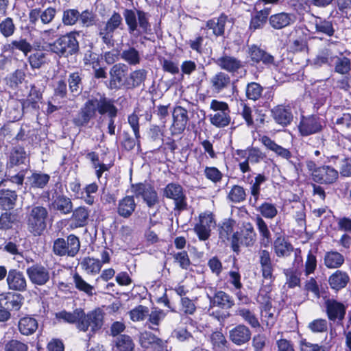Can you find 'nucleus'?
<instances>
[{
	"mask_svg": "<svg viewBox=\"0 0 351 351\" xmlns=\"http://www.w3.org/2000/svg\"><path fill=\"white\" fill-rule=\"evenodd\" d=\"M19 222L18 215L11 211L3 212L0 215V230H8Z\"/></svg>",
	"mask_w": 351,
	"mask_h": 351,
	"instance_id": "4d7b16f0",
	"label": "nucleus"
},
{
	"mask_svg": "<svg viewBox=\"0 0 351 351\" xmlns=\"http://www.w3.org/2000/svg\"><path fill=\"white\" fill-rule=\"evenodd\" d=\"M50 176L48 173L34 171L27 177L31 189H45L49 184Z\"/></svg>",
	"mask_w": 351,
	"mask_h": 351,
	"instance_id": "de8ad7c7",
	"label": "nucleus"
},
{
	"mask_svg": "<svg viewBox=\"0 0 351 351\" xmlns=\"http://www.w3.org/2000/svg\"><path fill=\"white\" fill-rule=\"evenodd\" d=\"M68 95V88L66 80L64 77H62L57 81H56L54 86H53V95L51 97L52 100L55 102L57 100H64L67 98ZM58 103L60 104V101H58Z\"/></svg>",
	"mask_w": 351,
	"mask_h": 351,
	"instance_id": "864d4df0",
	"label": "nucleus"
},
{
	"mask_svg": "<svg viewBox=\"0 0 351 351\" xmlns=\"http://www.w3.org/2000/svg\"><path fill=\"white\" fill-rule=\"evenodd\" d=\"M210 109L215 112L210 115L211 124L217 128H224L229 125L231 120L230 110L226 102L213 99L210 103Z\"/></svg>",
	"mask_w": 351,
	"mask_h": 351,
	"instance_id": "6e6552de",
	"label": "nucleus"
},
{
	"mask_svg": "<svg viewBox=\"0 0 351 351\" xmlns=\"http://www.w3.org/2000/svg\"><path fill=\"white\" fill-rule=\"evenodd\" d=\"M256 238V234L251 223H247L241 232L233 234L232 237V248L234 252H239L240 245L247 247L254 245Z\"/></svg>",
	"mask_w": 351,
	"mask_h": 351,
	"instance_id": "9d476101",
	"label": "nucleus"
},
{
	"mask_svg": "<svg viewBox=\"0 0 351 351\" xmlns=\"http://www.w3.org/2000/svg\"><path fill=\"white\" fill-rule=\"evenodd\" d=\"M25 73L22 69H16L7 77V84L12 88H15L25 80Z\"/></svg>",
	"mask_w": 351,
	"mask_h": 351,
	"instance_id": "338daca9",
	"label": "nucleus"
},
{
	"mask_svg": "<svg viewBox=\"0 0 351 351\" xmlns=\"http://www.w3.org/2000/svg\"><path fill=\"white\" fill-rule=\"evenodd\" d=\"M83 73L81 70L69 74L67 78L69 90L74 97L80 95L83 89Z\"/></svg>",
	"mask_w": 351,
	"mask_h": 351,
	"instance_id": "f704fd0d",
	"label": "nucleus"
},
{
	"mask_svg": "<svg viewBox=\"0 0 351 351\" xmlns=\"http://www.w3.org/2000/svg\"><path fill=\"white\" fill-rule=\"evenodd\" d=\"M251 331L246 326L239 324L229 332L230 339L236 345L241 346L248 342L251 338Z\"/></svg>",
	"mask_w": 351,
	"mask_h": 351,
	"instance_id": "7c9ffc66",
	"label": "nucleus"
},
{
	"mask_svg": "<svg viewBox=\"0 0 351 351\" xmlns=\"http://www.w3.org/2000/svg\"><path fill=\"white\" fill-rule=\"evenodd\" d=\"M338 178V171L329 166L317 168L313 172V179L316 182L331 184Z\"/></svg>",
	"mask_w": 351,
	"mask_h": 351,
	"instance_id": "a878e982",
	"label": "nucleus"
},
{
	"mask_svg": "<svg viewBox=\"0 0 351 351\" xmlns=\"http://www.w3.org/2000/svg\"><path fill=\"white\" fill-rule=\"evenodd\" d=\"M123 16L130 34L139 36L150 33L151 25L145 12L138 10L136 13L133 10L125 9Z\"/></svg>",
	"mask_w": 351,
	"mask_h": 351,
	"instance_id": "39448f33",
	"label": "nucleus"
},
{
	"mask_svg": "<svg viewBox=\"0 0 351 351\" xmlns=\"http://www.w3.org/2000/svg\"><path fill=\"white\" fill-rule=\"evenodd\" d=\"M122 17L119 12H114L105 26L99 30L102 41L108 46H113V34L114 31L122 25Z\"/></svg>",
	"mask_w": 351,
	"mask_h": 351,
	"instance_id": "9b49d317",
	"label": "nucleus"
},
{
	"mask_svg": "<svg viewBox=\"0 0 351 351\" xmlns=\"http://www.w3.org/2000/svg\"><path fill=\"white\" fill-rule=\"evenodd\" d=\"M248 53L251 60L254 62L258 63L261 62L267 66H273L275 69L278 66V62L275 60L272 55L256 45L251 46L249 48Z\"/></svg>",
	"mask_w": 351,
	"mask_h": 351,
	"instance_id": "aec40b11",
	"label": "nucleus"
},
{
	"mask_svg": "<svg viewBox=\"0 0 351 351\" xmlns=\"http://www.w3.org/2000/svg\"><path fill=\"white\" fill-rule=\"evenodd\" d=\"M49 199L48 204L49 210L53 213L61 215H66L73 211V204L70 197L63 193L62 191L58 192L55 190Z\"/></svg>",
	"mask_w": 351,
	"mask_h": 351,
	"instance_id": "1a4fd4ad",
	"label": "nucleus"
},
{
	"mask_svg": "<svg viewBox=\"0 0 351 351\" xmlns=\"http://www.w3.org/2000/svg\"><path fill=\"white\" fill-rule=\"evenodd\" d=\"M149 311L148 307L138 305L129 311L130 318L132 322H136L144 320L149 315L148 321L150 324L147 323L146 324H148L149 328L152 329L151 324H154V315L153 312L149 315Z\"/></svg>",
	"mask_w": 351,
	"mask_h": 351,
	"instance_id": "c03bdc74",
	"label": "nucleus"
},
{
	"mask_svg": "<svg viewBox=\"0 0 351 351\" xmlns=\"http://www.w3.org/2000/svg\"><path fill=\"white\" fill-rule=\"evenodd\" d=\"M29 154L25 150L24 146L12 145L7 158V168L12 169L14 167H19L25 165L26 160L29 161Z\"/></svg>",
	"mask_w": 351,
	"mask_h": 351,
	"instance_id": "6ab92c4d",
	"label": "nucleus"
},
{
	"mask_svg": "<svg viewBox=\"0 0 351 351\" xmlns=\"http://www.w3.org/2000/svg\"><path fill=\"white\" fill-rule=\"evenodd\" d=\"M38 328V322L32 315H25L19 318L17 328L23 336H30L36 332Z\"/></svg>",
	"mask_w": 351,
	"mask_h": 351,
	"instance_id": "bb28decb",
	"label": "nucleus"
},
{
	"mask_svg": "<svg viewBox=\"0 0 351 351\" xmlns=\"http://www.w3.org/2000/svg\"><path fill=\"white\" fill-rule=\"evenodd\" d=\"M335 125L343 134L348 138H351V114H343L335 121Z\"/></svg>",
	"mask_w": 351,
	"mask_h": 351,
	"instance_id": "bf43d9fd",
	"label": "nucleus"
},
{
	"mask_svg": "<svg viewBox=\"0 0 351 351\" xmlns=\"http://www.w3.org/2000/svg\"><path fill=\"white\" fill-rule=\"evenodd\" d=\"M264 154L256 148H252L247 151V156L245 161L240 162L239 166L243 173L251 171L249 163L256 164L263 160Z\"/></svg>",
	"mask_w": 351,
	"mask_h": 351,
	"instance_id": "49530a36",
	"label": "nucleus"
},
{
	"mask_svg": "<svg viewBox=\"0 0 351 351\" xmlns=\"http://www.w3.org/2000/svg\"><path fill=\"white\" fill-rule=\"evenodd\" d=\"M73 281L75 288L80 292L86 293L88 296L93 295L94 287L88 283L81 275L75 272L73 275Z\"/></svg>",
	"mask_w": 351,
	"mask_h": 351,
	"instance_id": "6e6d98bb",
	"label": "nucleus"
},
{
	"mask_svg": "<svg viewBox=\"0 0 351 351\" xmlns=\"http://www.w3.org/2000/svg\"><path fill=\"white\" fill-rule=\"evenodd\" d=\"M254 221L259 233V243L261 246L265 247H269L271 243V234L267 224L259 215L255 217Z\"/></svg>",
	"mask_w": 351,
	"mask_h": 351,
	"instance_id": "4c0bfd02",
	"label": "nucleus"
},
{
	"mask_svg": "<svg viewBox=\"0 0 351 351\" xmlns=\"http://www.w3.org/2000/svg\"><path fill=\"white\" fill-rule=\"evenodd\" d=\"M325 306L328 317L331 321H342L346 315V306L341 302L334 299H327Z\"/></svg>",
	"mask_w": 351,
	"mask_h": 351,
	"instance_id": "393cba45",
	"label": "nucleus"
},
{
	"mask_svg": "<svg viewBox=\"0 0 351 351\" xmlns=\"http://www.w3.org/2000/svg\"><path fill=\"white\" fill-rule=\"evenodd\" d=\"M322 128L320 119L315 116L302 117L298 125L300 133L304 136L318 133Z\"/></svg>",
	"mask_w": 351,
	"mask_h": 351,
	"instance_id": "a211bd4d",
	"label": "nucleus"
},
{
	"mask_svg": "<svg viewBox=\"0 0 351 351\" xmlns=\"http://www.w3.org/2000/svg\"><path fill=\"white\" fill-rule=\"evenodd\" d=\"M164 195L167 198L173 199L176 209L183 210L186 208V198L180 184L174 183L167 184L164 189Z\"/></svg>",
	"mask_w": 351,
	"mask_h": 351,
	"instance_id": "4468645a",
	"label": "nucleus"
},
{
	"mask_svg": "<svg viewBox=\"0 0 351 351\" xmlns=\"http://www.w3.org/2000/svg\"><path fill=\"white\" fill-rule=\"evenodd\" d=\"M49 212L42 205L33 206L25 216L27 230L34 236H40L47 229Z\"/></svg>",
	"mask_w": 351,
	"mask_h": 351,
	"instance_id": "20e7f679",
	"label": "nucleus"
},
{
	"mask_svg": "<svg viewBox=\"0 0 351 351\" xmlns=\"http://www.w3.org/2000/svg\"><path fill=\"white\" fill-rule=\"evenodd\" d=\"M258 256L263 278L272 280L274 278L273 275L274 265L272 263L270 252L266 250H261L258 252Z\"/></svg>",
	"mask_w": 351,
	"mask_h": 351,
	"instance_id": "5701e85b",
	"label": "nucleus"
},
{
	"mask_svg": "<svg viewBox=\"0 0 351 351\" xmlns=\"http://www.w3.org/2000/svg\"><path fill=\"white\" fill-rule=\"evenodd\" d=\"M71 220V226L77 228H83L88 225L90 217V210L86 206H78L73 209Z\"/></svg>",
	"mask_w": 351,
	"mask_h": 351,
	"instance_id": "2f4dec72",
	"label": "nucleus"
},
{
	"mask_svg": "<svg viewBox=\"0 0 351 351\" xmlns=\"http://www.w3.org/2000/svg\"><path fill=\"white\" fill-rule=\"evenodd\" d=\"M324 261L327 268L337 269L344 263L345 259L344 256L341 253L331 250L325 254Z\"/></svg>",
	"mask_w": 351,
	"mask_h": 351,
	"instance_id": "603ef678",
	"label": "nucleus"
},
{
	"mask_svg": "<svg viewBox=\"0 0 351 351\" xmlns=\"http://www.w3.org/2000/svg\"><path fill=\"white\" fill-rule=\"evenodd\" d=\"M25 109L27 108H23L21 102L19 103L17 101H10L5 108V117L10 122L17 121L23 117Z\"/></svg>",
	"mask_w": 351,
	"mask_h": 351,
	"instance_id": "37998d69",
	"label": "nucleus"
},
{
	"mask_svg": "<svg viewBox=\"0 0 351 351\" xmlns=\"http://www.w3.org/2000/svg\"><path fill=\"white\" fill-rule=\"evenodd\" d=\"M7 284L10 290L19 292H24L27 290V281L22 271L16 269H11L8 271Z\"/></svg>",
	"mask_w": 351,
	"mask_h": 351,
	"instance_id": "412c9836",
	"label": "nucleus"
},
{
	"mask_svg": "<svg viewBox=\"0 0 351 351\" xmlns=\"http://www.w3.org/2000/svg\"><path fill=\"white\" fill-rule=\"evenodd\" d=\"M24 297L19 293L8 291L0 293V306L10 312L19 311L24 303Z\"/></svg>",
	"mask_w": 351,
	"mask_h": 351,
	"instance_id": "f3484780",
	"label": "nucleus"
},
{
	"mask_svg": "<svg viewBox=\"0 0 351 351\" xmlns=\"http://www.w3.org/2000/svg\"><path fill=\"white\" fill-rule=\"evenodd\" d=\"M16 29L14 20L11 17H6L0 22V33L5 38L11 37Z\"/></svg>",
	"mask_w": 351,
	"mask_h": 351,
	"instance_id": "0e129e2a",
	"label": "nucleus"
},
{
	"mask_svg": "<svg viewBox=\"0 0 351 351\" xmlns=\"http://www.w3.org/2000/svg\"><path fill=\"white\" fill-rule=\"evenodd\" d=\"M271 116L277 124L282 127L289 125L293 119L291 108L283 105L274 107L271 110Z\"/></svg>",
	"mask_w": 351,
	"mask_h": 351,
	"instance_id": "4be33fe9",
	"label": "nucleus"
},
{
	"mask_svg": "<svg viewBox=\"0 0 351 351\" xmlns=\"http://www.w3.org/2000/svg\"><path fill=\"white\" fill-rule=\"evenodd\" d=\"M27 62L32 69H39L49 62V54L43 50L32 49Z\"/></svg>",
	"mask_w": 351,
	"mask_h": 351,
	"instance_id": "72a5a7b5",
	"label": "nucleus"
},
{
	"mask_svg": "<svg viewBox=\"0 0 351 351\" xmlns=\"http://www.w3.org/2000/svg\"><path fill=\"white\" fill-rule=\"evenodd\" d=\"M230 21L225 14H221L217 18H213L206 22L205 29L212 30L213 34L221 36L224 34L225 26Z\"/></svg>",
	"mask_w": 351,
	"mask_h": 351,
	"instance_id": "ea45409f",
	"label": "nucleus"
},
{
	"mask_svg": "<svg viewBox=\"0 0 351 351\" xmlns=\"http://www.w3.org/2000/svg\"><path fill=\"white\" fill-rule=\"evenodd\" d=\"M110 84L112 88L132 89L140 86L144 82L146 77V71L141 69L130 73L128 66L117 63L110 69Z\"/></svg>",
	"mask_w": 351,
	"mask_h": 351,
	"instance_id": "f03ea898",
	"label": "nucleus"
},
{
	"mask_svg": "<svg viewBox=\"0 0 351 351\" xmlns=\"http://www.w3.org/2000/svg\"><path fill=\"white\" fill-rule=\"evenodd\" d=\"M18 200V195L15 190L9 189H0V209L4 211L12 210Z\"/></svg>",
	"mask_w": 351,
	"mask_h": 351,
	"instance_id": "c756f323",
	"label": "nucleus"
},
{
	"mask_svg": "<svg viewBox=\"0 0 351 351\" xmlns=\"http://www.w3.org/2000/svg\"><path fill=\"white\" fill-rule=\"evenodd\" d=\"M335 59V55L328 49L322 50L313 60L316 66H321L323 64L331 65Z\"/></svg>",
	"mask_w": 351,
	"mask_h": 351,
	"instance_id": "052dcab7",
	"label": "nucleus"
},
{
	"mask_svg": "<svg viewBox=\"0 0 351 351\" xmlns=\"http://www.w3.org/2000/svg\"><path fill=\"white\" fill-rule=\"evenodd\" d=\"M133 196L142 198L149 207L154 206V186L147 181L131 184Z\"/></svg>",
	"mask_w": 351,
	"mask_h": 351,
	"instance_id": "2eb2a0df",
	"label": "nucleus"
},
{
	"mask_svg": "<svg viewBox=\"0 0 351 351\" xmlns=\"http://www.w3.org/2000/svg\"><path fill=\"white\" fill-rule=\"evenodd\" d=\"M296 16L293 13L280 12L269 18V25L275 29H281L295 22Z\"/></svg>",
	"mask_w": 351,
	"mask_h": 351,
	"instance_id": "c85d7f7f",
	"label": "nucleus"
},
{
	"mask_svg": "<svg viewBox=\"0 0 351 351\" xmlns=\"http://www.w3.org/2000/svg\"><path fill=\"white\" fill-rule=\"evenodd\" d=\"M230 76L224 72L219 71L210 79V84L212 90L215 93H221L231 85Z\"/></svg>",
	"mask_w": 351,
	"mask_h": 351,
	"instance_id": "473e14b6",
	"label": "nucleus"
},
{
	"mask_svg": "<svg viewBox=\"0 0 351 351\" xmlns=\"http://www.w3.org/2000/svg\"><path fill=\"white\" fill-rule=\"evenodd\" d=\"M261 142L268 149L275 152L278 156L285 159H289L291 157V154L289 149L276 144L269 137L263 136L261 138Z\"/></svg>",
	"mask_w": 351,
	"mask_h": 351,
	"instance_id": "3c124183",
	"label": "nucleus"
},
{
	"mask_svg": "<svg viewBox=\"0 0 351 351\" xmlns=\"http://www.w3.org/2000/svg\"><path fill=\"white\" fill-rule=\"evenodd\" d=\"M269 14L270 9L269 8L257 12L256 14L252 17L250 25V29L256 30L263 27Z\"/></svg>",
	"mask_w": 351,
	"mask_h": 351,
	"instance_id": "13d9d810",
	"label": "nucleus"
},
{
	"mask_svg": "<svg viewBox=\"0 0 351 351\" xmlns=\"http://www.w3.org/2000/svg\"><path fill=\"white\" fill-rule=\"evenodd\" d=\"M80 265L86 274L91 275L99 274L102 267L100 260L90 256L84 257Z\"/></svg>",
	"mask_w": 351,
	"mask_h": 351,
	"instance_id": "09e8293b",
	"label": "nucleus"
},
{
	"mask_svg": "<svg viewBox=\"0 0 351 351\" xmlns=\"http://www.w3.org/2000/svg\"><path fill=\"white\" fill-rule=\"evenodd\" d=\"M215 226V221L211 213L206 212L199 216V221L194 226V231L199 240L206 241L210 236L211 228Z\"/></svg>",
	"mask_w": 351,
	"mask_h": 351,
	"instance_id": "f8f14e48",
	"label": "nucleus"
},
{
	"mask_svg": "<svg viewBox=\"0 0 351 351\" xmlns=\"http://www.w3.org/2000/svg\"><path fill=\"white\" fill-rule=\"evenodd\" d=\"M98 97L92 96L88 99L72 119L73 124L79 128L88 126L92 119L96 117L97 112L101 116L108 117V132L110 135L115 134V119L119 109L115 100L104 94L97 93Z\"/></svg>",
	"mask_w": 351,
	"mask_h": 351,
	"instance_id": "f257e3e1",
	"label": "nucleus"
},
{
	"mask_svg": "<svg viewBox=\"0 0 351 351\" xmlns=\"http://www.w3.org/2000/svg\"><path fill=\"white\" fill-rule=\"evenodd\" d=\"M79 35L80 32L77 30L60 35L53 43L49 44L51 52L59 58H69L77 55L80 50L77 40Z\"/></svg>",
	"mask_w": 351,
	"mask_h": 351,
	"instance_id": "7ed1b4c3",
	"label": "nucleus"
},
{
	"mask_svg": "<svg viewBox=\"0 0 351 351\" xmlns=\"http://www.w3.org/2000/svg\"><path fill=\"white\" fill-rule=\"evenodd\" d=\"M229 199L234 203H240L246 198L244 188L239 185H234L228 193Z\"/></svg>",
	"mask_w": 351,
	"mask_h": 351,
	"instance_id": "69168bd1",
	"label": "nucleus"
},
{
	"mask_svg": "<svg viewBox=\"0 0 351 351\" xmlns=\"http://www.w3.org/2000/svg\"><path fill=\"white\" fill-rule=\"evenodd\" d=\"M134 343L130 336L120 335L114 340L113 351H134Z\"/></svg>",
	"mask_w": 351,
	"mask_h": 351,
	"instance_id": "5fc2aeb1",
	"label": "nucleus"
},
{
	"mask_svg": "<svg viewBox=\"0 0 351 351\" xmlns=\"http://www.w3.org/2000/svg\"><path fill=\"white\" fill-rule=\"evenodd\" d=\"M237 315L241 316L243 319L250 324L252 328H258L260 323L255 314L250 309L240 308L237 311Z\"/></svg>",
	"mask_w": 351,
	"mask_h": 351,
	"instance_id": "e2e57ef3",
	"label": "nucleus"
},
{
	"mask_svg": "<svg viewBox=\"0 0 351 351\" xmlns=\"http://www.w3.org/2000/svg\"><path fill=\"white\" fill-rule=\"evenodd\" d=\"M104 319V312L100 308H96L87 313L84 311L77 329L80 331L87 332L90 327V332L94 334L102 328Z\"/></svg>",
	"mask_w": 351,
	"mask_h": 351,
	"instance_id": "0eeeda50",
	"label": "nucleus"
},
{
	"mask_svg": "<svg viewBox=\"0 0 351 351\" xmlns=\"http://www.w3.org/2000/svg\"><path fill=\"white\" fill-rule=\"evenodd\" d=\"M328 281L332 289L339 291L347 286L350 278L346 271L336 270L329 276Z\"/></svg>",
	"mask_w": 351,
	"mask_h": 351,
	"instance_id": "79ce46f5",
	"label": "nucleus"
},
{
	"mask_svg": "<svg viewBox=\"0 0 351 351\" xmlns=\"http://www.w3.org/2000/svg\"><path fill=\"white\" fill-rule=\"evenodd\" d=\"M80 12L77 8H67L63 11L62 22L66 26H73L79 21Z\"/></svg>",
	"mask_w": 351,
	"mask_h": 351,
	"instance_id": "680f3d73",
	"label": "nucleus"
},
{
	"mask_svg": "<svg viewBox=\"0 0 351 351\" xmlns=\"http://www.w3.org/2000/svg\"><path fill=\"white\" fill-rule=\"evenodd\" d=\"M16 50L21 51L25 56H27L32 51V45L26 38L12 40L10 43H5L1 46L0 56L7 59L5 53L13 55Z\"/></svg>",
	"mask_w": 351,
	"mask_h": 351,
	"instance_id": "dca6fc26",
	"label": "nucleus"
},
{
	"mask_svg": "<svg viewBox=\"0 0 351 351\" xmlns=\"http://www.w3.org/2000/svg\"><path fill=\"white\" fill-rule=\"evenodd\" d=\"M311 23L313 25V32L322 34L328 36H333L335 29L332 21L312 15Z\"/></svg>",
	"mask_w": 351,
	"mask_h": 351,
	"instance_id": "c9c22d12",
	"label": "nucleus"
},
{
	"mask_svg": "<svg viewBox=\"0 0 351 351\" xmlns=\"http://www.w3.org/2000/svg\"><path fill=\"white\" fill-rule=\"evenodd\" d=\"M43 98V90L36 86L34 84L30 85V89L25 99H21L23 108L37 110L39 109V102Z\"/></svg>",
	"mask_w": 351,
	"mask_h": 351,
	"instance_id": "b1692460",
	"label": "nucleus"
},
{
	"mask_svg": "<svg viewBox=\"0 0 351 351\" xmlns=\"http://www.w3.org/2000/svg\"><path fill=\"white\" fill-rule=\"evenodd\" d=\"M210 306H217L223 309L232 308L234 302L232 298L223 291H217L213 297L208 296Z\"/></svg>",
	"mask_w": 351,
	"mask_h": 351,
	"instance_id": "e433bc0d",
	"label": "nucleus"
},
{
	"mask_svg": "<svg viewBox=\"0 0 351 351\" xmlns=\"http://www.w3.org/2000/svg\"><path fill=\"white\" fill-rule=\"evenodd\" d=\"M28 345L16 339H12L5 344V351H28Z\"/></svg>",
	"mask_w": 351,
	"mask_h": 351,
	"instance_id": "774afa93",
	"label": "nucleus"
},
{
	"mask_svg": "<svg viewBox=\"0 0 351 351\" xmlns=\"http://www.w3.org/2000/svg\"><path fill=\"white\" fill-rule=\"evenodd\" d=\"M214 62L221 69L230 73L237 72L243 66L242 62L240 60L225 53L215 60Z\"/></svg>",
	"mask_w": 351,
	"mask_h": 351,
	"instance_id": "cd10ccee",
	"label": "nucleus"
},
{
	"mask_svg": "<svg viewBox=\"0 0 351 351\" xmlns=\"http://www.w3.org/2000/svg\"><path fill=\"white\" fill-rule=\"evenodd\" d=\"M173 123L172 127L175 132L181 133L188 122L187 111L181 106L175 108L173 112Z\"/></svg>",
	"mask_w": 351,
	"mask_h": 351,
	"instance_id": "58836bf2",
	"label": "nucleus"
},
{
	"mask_svg": "<svg viewBox=\"0 0 351 351\" xmlns=\"http://www.w3.org/2000/svg\"><path fill=\"white\" fill-rule=\"evenodd\" d=\"M81 247L80 238L70 234L66 238L59 237L53 242L52 251L57 256L75 257L79 252Z\"/></svg>",
	"mask_w": 351,
	"mask_h": 351,
	"instance_id": "423d86ee",
	"label": "nucleus"
},
{
	"mask_svg": "<svg viewBox=\"0 0 351 351\" xmlns=\"http://www.w3.org/2000/svg\"><path fill=\"white\" fill-rule=\"evenodd\" d=\"M82 315H84V309L82 308H76L73 312L62 310L56 313V318L58 320H63L64 322L75 324L76 328L81 320Z\"/></svg>",
	"mask_w": 351,
	"mask_h": 351,
	"instance_id": "a18cd8bd",
	"label": "nucleus"
},
{
	"mask_svg": "<svg viewBox=\"0 0 351 351\" xmlns=\"http://www.w3.org/2000/svg\"><path fill=\"white\" fill-rule=\"evenodd\" d=\"M274 250L278 257H285L291 254L293 247L285 237H278L274 242Z\"/></svg>",
	"mask_w": 351,
	"mask_h": 351,
	"instance_id": "8fccbe9b",
	"label": "nucleus"
},
{
	"mask_svg": "<svg viewBox=\"0 0 351 351\" xmlns=\"http://www.w3.org/2000/svg\"><path fill=\"white\" fill-rule=\"evenodd\" d=\"M30 282L37 286H43L50 280L49 269L44 265L36 263L26 269Z\"/></svg>",
	"mask_w": 351,
	"mask_h": 351,
	"instance_id": "ddd939ff",
	"label": "nucleus"
},
{
	"mask_svg": "<svg viewBox=\"0 0 351 351\" xmlns=\"http://www.w3.org/2000/svg\"><path fill=\"white\" fill-rule=\"evenodd\" d=\"M136 204L133 195H126L119 201L117 206L118 214L124 218L130 217L135 208Z\"/></svg>",
	"mask_w": 351,
	"mask_h": 351,
	"instance_id": "a19ab883",
	"label": "nucleus"
}]
</instances>
